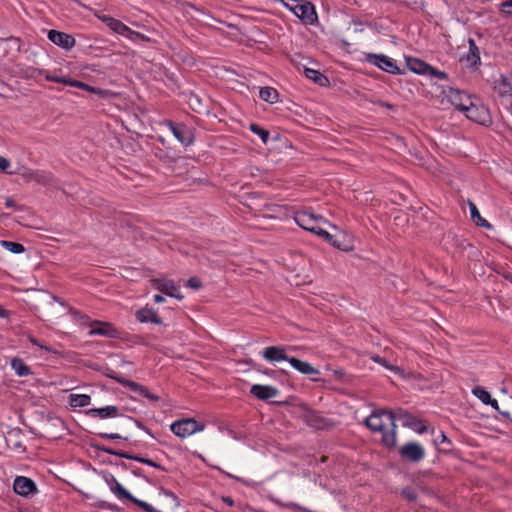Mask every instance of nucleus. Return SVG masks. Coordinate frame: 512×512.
<instances>
[{"label":"nucleus","instance_id":"nucleus-35","mask_svg":"<svg viewBox=\"0 0 512 512\" xmlns=\"http://www.w3.org/2000/svg\"><path fill=\"white\" fill-rule=\"evenodd\" d=\"M66 85H69V86H72V87H76V88H79V89H83V90H86L88 92L102 94V90H100L98 88H95L93 86H90V85H88V84H86L84 82L72 79L70 77H68V81H67Z\"/></svg>","mask_w":512,"mask_h":512},{"label":"nucleus","instance_id":"nucleus-32","mask_svg":"<svg viewBox=\"0 0 512 512\" xmlns=\"http://www.w3.org/2000/svg\"><path fill=\"white\" fill-rule=\"evenodd\" d=\"M11 367L20 377L28 376L32 373L30 367L21 358H13L11 360Z\"/></svg>","mask_w":512,"mask_h":512},{"label":"nucleus","instance_id":"nucleus-26","mask_svg":"<svg viewBox=\"0 0 512 512\" xmlns=\"http://www.w3.org/2000/svg\"><path fill=\"white\" fill-rule=\"evenodd\" d=\"M406 63L407 67L416 74L426 75L427 72H434L432 66L418 58L408 57Z\"/></svg>","mask_w":512,"mask_h":512},{"label":"nucleus","instance_id":"nucleus-58","mask_svg":"<svg viewBox=\"0 0 512 512\" xmlns=\"http://www.w3.org/2000/svg\"><path fill=\"white\" fill-rule=\"evenodd\" d=\"M163 493L166 495V496H169V497H172L174 500L177 499V497L175 496V494L169 490H166V489H162Z\"/></svg>","mask_w":512,"mask_h":512},{"label":"nucleus","instance_id":"nucleus-16","mask_svg":"<svg viewBox=\"0 0 512 512\" xmlns=\"http://www.w3.org/2000/svg\"><path fill=\"white\" fill-rule=\"evenodd\" d=\"M90 335H100L108 338H119L120 332L109 322L94 321L91 325Z\"/></svg>","mask_w":512,"mask_h":512},{"label":"nucleus","instance_id":"nucleus-25","mask_svg":"<svg viewBox=\"0 0 512 512\" xmlns=\"http://www.w3.org/2000/svg\"><path fill=\"white\" fill-rule=\"evenodd\" d=\"M136 319L141 323L152 322L154 324H162V319L151 308H142L136 311Z\"/></svg>","mask_w":512,"mask_h":512},{"label":"nucleus","instance_id":"nucleus-8","mask_svg":"<svg viewBox=\"0 0 512 512\" xmlns=\"http://www.w3.org/2000/svg\"><path fill=\"white\" fill-rule=\"evenodd\" d=\"M100 19L115 33L124 35L130 39H134V37L141 39L144 38L142 34L131 30L126 24L118 19L106 15L100 17Z\"/></svg>","mask_w":512,"mask_h":512},{"label":"nucleus","instance_id":"nucleus-53","mask_svg":"<svg viewBox=\"0 0 512 512\" xmlns=\"http://www.w3.org/2000/svg\"><path fill=\"white\" fill-rule=\"evenodd\" d=\"M334 238H335V235H332V234H330V233H329V232H327V231H326V232H325V234L323 235V239H324L325 241H327L328 243H330V244L332 243V241H333V239H334Z\"/></svg>","mask_w":512,"mask_h":512},{"label":"nucleus","instance_id":"nucleus-33","mask_svg":"<svg viewBox=\"0 0 512 512\" xmlns=\"http://www.w3.org/2000/svg\"><path fill=\"white\" fill-rule=\"evenodd\" d=\"M68 399L72 407H85L91 403V397L87 394H70Z\"/></svg>","mask_w":512,"mask_h":512},{"label":"nucleus","instance_id":"nucleus-45","mask_svg":"<svg viewBox=\"0 0 512 512\" xmlns=\"http://www.w3.org/2000/svg\"><path fill=\"white\" fill-rule=\"evenodd\" d=\"M106 376L115 380L116 382H118L119 384L123 385L125 387V382L128 381V379H125L123 378L122 376H120L117 372L109 369V372L106 373Z\"/></svg>","mask_w":512,"mask_h":512},{"label":"nucleus","instance_id":"nucleus-1","mask_svg":"<svg viewBox=\"0 0 512 512\" xmlns=\"http://www.w3.org/2000/svg\"><path fill=\"white\" fill-rule=\"evenodd\" d=\"M365 425L373 432L382 433L381 443L393 448L396 446V424L393 411L380 409L373 411L365 419Z\"/></svg>","mask_w":512,"mask_h":512},{"label":"nucleus","instance_id":"nucleus-23","mask_svg":"<svg viewBox=\"0 0 512 512\" xmlns=\"http://www.w3.org/2000/svg\"><path fill=\"white\" fill-rule=\"evenodd\" d=\"M86 414L91 417H98L100 419L115 418L121 415L117 406H105L101 408H92L86 411Z\"/></svg>","mask_w":512,"mask_h":512},{"label":"nucleus","instance_id":"nucleus-62","mask_svg":"<svg viewBox=\"0 0 512 512\" xmlns=\"http://www.w3.org/2000/svg\"><path fill=\"white\" fill-rule=\"evenodd\" d=\"M132 473H133L135 476H138V477H141V476H142V471H141V469H139V468L133 469V470H132Z\"/></svg>","mask_w":512,"mask_h":512},{"label":"nucleus","instance_id":"nucleus-4","mask_svg":"<svg viewBox=\"0 0 512 512\" xmlns=\"http://www.w3.org/2000/svg\"><path fill=\"white\" fill-rule=\"evenodd\" d=\"M171 431L180 438H185L204 429L203 424H198L192 418L180 419L170 425Z\"/></svg>","mask_w":512,"mask_h":512},{"label":"nucleus","instance_id":"nucleus-61","mask_svg":"<svg viewBox=\"0 0 512 512\" xmlns=\"http://www.w3.org/2000/svg\"><path fill=\"white\" fill-rule=\"evenodd\" d=\"M135 422H136V424H137V426H138L139 428H141V429L145 430L147 433H150L149 429H148V428H146V427H145V426H144L140 421H137V420H136Z\"/></svg>","mask_w":512,"mask_h":512},{"label":"nucleus","instance_id":"nucleus-24","mask_svg":"<svg viewBox=\"0 0 512 512\" xmlns=\"http://www.w3.org/2000/svg\"><path fill=\"white\" fill-rule=\"evenodd\" d=\"M494 89L501 97L512 95V73L508 75H500V78L495 81Z\"/></svg>","mask_w":512,"mask_h":512},{"label":"nucleus","instance_id":"nucleus-5","mask_svg":"<svg viewBox=\"0 0 512 512\" xmlns=\"http://www.w3.org/2000/svg\"><path fill=\"white\" fill-rule=\"evenodd\" d=\"M93 447L96 448L98 451H102L104 453H107V454H110V455H115V456H118V457H121V458L134 460V461L140 462L142 464H146L148 466H151V467L160 469L162 471H165V468L163 466H161L160 464L154 462L151 459L142 457L140 455L130 454V453H127V452H124V451H121V450H115L113 448L106 447V446H103V445L101 446V445L94 444Z\"/></svg>","mask_w":512,"mask_h":512},{"label":"nucleus","instance_id":"nucleus-29","mask_svg":"<svg viewBox=\"0 0 512 512\" xmlns=\"http://www.w3.org/2000/svg\"><path fill=\"white\" fill-rule=\"evenodd\" d=\"M304 73L307 78L311 79L314 83L318 84L319 86L323 87L329 84L328 78L318 70L312 68H305Z\"/></svg>","mask_w":512,"mask_h":512},{"label":"nucleus","instance_id":"nucleus-51","mask_svg":"<svg viewBox=\"0 0 512 512\" xmlns=\"http://www.w3.org/2000/svg\"><path fill=\"white\" fill-rule=\"evenodd\" d=\"M5 206H6L7 208H15V209H17V208H18V206H17L16 202H15L12 198H6V200H5Z\"/></svg>","mask_w":512,"mask_h":512},{"label":"nucleus","instance_id":"nucleus-3","mask_svg":"<svg viewBox=\"0 0 512 512\" xmlns=\"http://www.w3.org/2000/svg\"><path fill=\"white\" fill-rule=\"evenodd\" d=\"M463 114L467 119L486 127L493 123L489 108L483 104L482 100L477 95L474 96L471 105L467 106Z\"/></svg>","mask_w":512,"mask_h":512},{"label":"nucleus","instance_id":"nucleus-22","mask_svg":"<svg viewBox=\"0 0 512 512\" xmlns=\"http://www.w3.org/2000/svg\"><path fill=\"white\" fill-rule=\"evenodd\" d=\"M250 393L260 400H268L279 394V390L273 386L255 384L251 387Z\"/></svg>","mask_w":512,"mask_h":512},{"label":"nucleus","instance_id":"nucleus-50","mask_svg":"<svg viewBox=\"0 0 512 512\" xmlns=\"http://www.w3.org/2000/svg\"><path fill=\"white\" fill-rule=\"evenodd\" d=\"M10 166V162L3 156H0V170L5 171Z\"/></svg>","mask_w":512,"mask_h":512},{"label":"nucleus","instance_id":"nucleus-64","mask_svg":"<svg viewBox=\"0 0 512 512\" xmlns=\"http://www.w3.org/2000/svg\"><path fill=\"white\" fill-rule=\"evenodd\" d=\"M441 438H442V440H441L442 442L446 441V439H447L446 435L444 434L443 431H441Z\"/></svg>","mask_w":512,"mask_h":512},{"label":"nucleus","instance_id":"nucleus-47","mask_svg":"<svg viewBox=\"0 0 512 512\" xmlns=\"http://www.w3.org/2000/svg\"><path fill=\"white\" fill-rule=\"evenodd\" d=\"M501 11L507 15H512V0H505L501 4Z\"/></svg>","mask_w":512,"mask_h":512},{"label":"nucleus","instance_id":"nucleus-39","mask_svg":"<svg viewBox=\"0 0 512 512\" xmlns=\"http://www.w3.org/2000/svg\"><path fill=\"white\" fill-rule=\"evenodd\" d=\"M370 358L372 361L382 365L383 367H385L388 370L395 371V372L400 371V369L397 366L391 365L385 358H383L379 355L375 354V355H372Z\"/></svg>","mask_w":512,"mask_h":512},{"label":"nucleus","instance_id":"nucleus-41","mask_svg":"<svg viewBox=\"0 0 512 512\" xmlns=\"http://www.w3.org/2000/svg\"><path fill=\"white\" fill-rule=\"evenodd\" d=\"M39 74L44 75L46 80L55 82V83H61V84L66 85L67 81H68V77H66V76H62V77L54 76V75H51L48 71H44V70H40Z\"/></svg>","mask_w":512,"mask_h":512},{"label":"nucleus","instance_id":"nucleus-13","mask_svg":"<svg viewBox=\"0 0 512 512\" xmlns=\"http://www.w3.org/2000/svg\"><path fill=\"white\" fill-rule=\"evenodd\" d=\"M168 127L175 136V138L183 145L189 146L194 141V134L191 128L185 124H176L172 121L167 122Z\"/></svg>","mask_w":512,"mask_h":512},{"label":"nucleus","instance_id":"nucleus-34","mask_svg":"<svg viewBox=\"0 0 512 512\" xmlns=\"http://www.w3.org/2000/svg\"><path fill=\"white\" fill-rule=\"evenodd\" d=\"M259 97L266 102L271 104L277 102L279 94L275 88L272 87H262L259 91Z\"/></svg>","mask_w":512,"mask_h":512},{"label":"nucleus","instance_id":"nucleus-54","mask_svg":"<svg viewBox=\"0 0 512 512\" xmlns=\"http://www.w3.org/2000/svg\"><path fill=\"white\" fill-rule=\"evenodd\" d=\"M325 232H326L325 229H323L319 225H317L315 231H313L312 233L317 234L318 236L323 238V235L325 234Z\"/></svg>","mask_w":512,"mask_h":512},{"label":"nucleus","instance_id":"nucleus-63","mask_svg":"<svg viewBox=\"0 0 512 512\" xmlns=\"http://www.w3.org/2000/svg\"><path fill=\"white\" fill-rule=\"evenodd\" d=\"M334 374L338 377V378H341L342 376H344V371L343 370H335L334 371Z\"/></svg>","mask_w":512,"mask_h":512},{"label":"nucleus","instance_id":"nucleus-2","mask_svg":"<svg viewBox=\"0 0 512 512\" xmlns=\"http://www.w3.org/2000/svg\"><path fill=\"white\" fill-rule=\"evenodd\" d=\"M281 2L304 24H314L317 21V13L311 2L302 0H281Z\"/></svg>","mask_w":512,"mask_h":512},{"label":"nucleus","instance_id":"nucleus-28","mask_svg":"<svg viewBox=\"0 0 512 512\" xmlns=\"http://www.w3.org/2000/svg\"><path fill=\"white\" fill-rule=\"evenodd\" d=\"M25 177L37 182L41 185H52L54 184V177L51 173L44 171H29L25 174Z\"/></svg>","mask_w":512,"mask_h":512},{"label":"nucleus","instance_id":"nucleus-10","mask_svg":"<svg viewBox=\"0 0 512 512\" xmlns=\"http://www.w3.org/2000/svg\"><path fill=\"white\" fill-rule=\"evenodd\" d=\"M13 490L21 497L29 498L38 492L36 483L28 477L17 476L13 483Z\"/></svg>","mask_w":512,"mask_h":512},{"label":"nucleus","instance_id":"nucleus-20","mask_svg":"<svg viewBox=\"0 0 512 512\" xmlns=\"http://www.w3.org/2000/svg\"><path fill=\"white\" fill-rule=\"evenodd\" d=\"M262 356L269 362L288 361V359H291L287 355L286 349L282 346H268L263 350Z\"/></svg>","mask_w":512,"mask_h":512},{"label":"nucleus","instance_id":"nucleus-12","mask_svg":"<svg viewBox=\"0 0 512 512\" xmlns=\"http://www.w3.org/2000/svg\"><path fill=\"white\" fill-rule=\"evenodd\" d=\"M399 454L402 459L417 463L424 458L425 451L419 443L409 442L400 448Z\"/></svg>","mask_w":512,"mask_h":512},{"label":"nucleus","instance_id":"nucleus-48","mask_svg":"<svg viewBox=\"0 0 512 512\" xmlns=\"http://www.w3.org/2000/svg\"><path fill=\"white\" fill-rule=\"evenodd\" d=\"M201 285H202V282H201L200 278H198V277H191L187 281V286L191 287L193 289H198L201 287Z\"/></svg>","mask_w":512,"mask_h":512},{"label":"nucleus","instance_id":"nucleus-11","mask_svg":"<svg viewBox=\"0 0 512 512\" xmlns=\"http://www.w3.org/2000/svg\"><path fill=\"white\" fill-rule=\"evenodd\" d=\"M473 94H469L466 91L459 89L450 88V104L454 106V110L463 113L467 109L468 105H471V101L474 99Z\"/></svg>","mask_w":512,"mask_h":512},{"label":"nucleus","instance_id":"nucleus-27","mask_svg":"<svg viewBox=\"0 0 512 512\" xmlns=\"http://www.w3.org/2000/svg\"><path fill=\"white\" fill-rule=\"evenodd\" d=\"M125 387L130 388L133 392L139 394L142 397L149 399L152 402H157L160 399L157 395L151 393L147 389V387H145L137 382H134L132 380H128L127 382H125Z\"/></svg>","mask_w":512,"mask_h":512},{"label":"nucleus","instance_id":"nucleus-7","mask_svg":"<svg viewBox=\"0 0 512 512\" xmlns=\"http://www.w3.org/2000/svg\"><path fill=\"white\" fill-rule=\"evenodd\" d=\"M468 44V52L459 58V62L463 67L475 71L481 63L480 51L476 42L472 38L468 39Z\"/></svg>","mask_w":512,"mask_h":512},{"label":"nucleus","instance_id":"nucleus-57","mask_svg":"<svg viewBox=\"0 0 512 512\" xmlns=\"http://www.w3.org/2000/svg\"><path fill=\"white\" fill-rule=\"evenodd\" d=\"M378 104L382 107H385V108H388V109H393L394 108V105L388 103V102H385V101H379Z\"/></svg>","mask_w":512,"mask_h":512},{"label":"nucleus","instance_id":"nucleus-30","mask_svg":"<svg viewBox=\"0 0 512 512\" xmlns=\"http://www.w3.org/2000/svg\"><path fill=\"white\" fill-rule=\"evenodd\" d=\"M469 208L471 213V219L477 226L487 229H490L492 227V225L486 219L482 218L476 205L472 201H469Z\"/></svg>","mask_w":512,"mask_h":512},{"label":"nucleus","instance_id":"nucleus-21","mask_svg":"<svg viewBox=\"0 0 512 512\" xmlns=\"http://www.w3.org/2000/svg\"><path fill=\"white\" fill-rule=\"evenodd\" d=\"M104 480L109 486L110 490L120 499H126L129 500L132 498V494L127 491L114 477V475L110 473L104 474Z\"/></svg>","mask_w":512,"mask_h":512},{"label":"nucleus","instance_id":"nucleus-15","mask_svg":"<svg viewBox=\"0 0 512 512\" xmlns=\"http://www.w3.org/2000/svg\"><path fill=\"white\" fill-rule=\"evenodd\" d=\"M153 288L161 293L181 300L183 295L180 293L179 288L175 285L174 281L168 279H152Z\"/></svg>","mask_w":512,"mask_h":512},{"label":"nucleus","instance_id":"nucleus-6","mask_svg":"<svg viewBox=\"0 0 512 512\" xmlns=\"http://www.w3.org/2000/svg\"><path fill=\"white\" fill-rule=\"evenodd\" d=\"M365 60L368 63L377 66L379 69H381L387 73L394 74V75L401 73V70L397 66L395 60H393L392 58H390L384 54L370 53V54L366 55Z\"/></svg>","mask_w":512,"mask_h":512},{"label":"nucleus","instance_id":"nucleus-56","mask_svg":"<svg viewBox=\"0 0 512 512\" xmlns=\"http://www.w3.org/2000/svg\"><path fill=\"white\" fill-rule=\"evenodd\" d=\"M9 312L0 305V318H7Z\"/></svg>","mask_w":512,"mask_h":512},{"label":"nucleus","instance_id":"nucleus-44","mask_svg":"<svg viewBox=\"0 0 512 512\" xmlns=\"http://www.w3.org/2000/svg\"><path fill=\"white\" fill-rule=\"evenodd\" d=\"M95 507L99 508V509H106V510H110V511H118V506L115 505V504H112L110 502H107V501H104V500H100L98 501L96 504H95Z\"/></svg>","mask_w":512,"mask_h":512},{"label":"nucleus","instance_id":"nucleus-46","mask_svg":"<svg viewBox=\"0 0 512 512\" xmlns=\"http://www.w3.org/2000/svg\"><path fill=\"white\" fill-rule=\"evenodd\" d=\"M29 341L34 345V346H38L39 348L47 351V352H50V353H57L52 347H48V346H45V345H42L36 338L34 337H29Z\"/></svg>","mask_w":512,"mask_h":512},{"label":"nucleus","instance_id":"nucleus-18","mask_svg":"<svg viewBox=\"0 0 512 512\" xmlns=\"http://www.w3.org/2000/svg\"><path fill=\"white\" fill-rule=\"evenodd\" d=\"M321 216H316L312 213H308L305 211L295 213L294 220L295 222L303 229L313 232L318 225V221L321 220Z\"/></svg>","mask_w":512,"mask_h":512},{"label":"nucleus","instance_id":"nucleus-14","mask_svg":"<svg viewBox=\"0 0 512 512\" xmlns=\"http://www.w3.org/2000/svg\"><path fill=\"white\" fill-rule=\"evenodd\" d=\"M305 422L308 426L319 429V430H326L334 427V423L324 416L321 415V413L309 410L304 414Z\"/></svg>","mask_w":512,"mask_h":512},{"label":"nucleus","instance_id":"nucleus-17","mask_svg":"<svg viewBox=\"0 0 512 512\" xmlns=\"http://www.w3.org/2000/svg\"><path fill=\"white\" fill-rule=\"evenodd\" d=\"M48 39L65 50H70L76 44V40L72 35L57 30H50L48 32Z\"/></svg>","mask_w":512,"mask_h":512},{"label":"nucleus","instance_id":"nucleus-19","mask_svg":"<svg viewBox=\"0 0 512 512\" xmlns=\"http://www.w3.org/2000/svg\"><path fill=\"white\" fill-rule=\"evenodd\" d=\"M288 362L291 364V366L296 369L298 372L304 374V375H310L312 381H319L320 379L316 376L320 374V371L313 367L310 363L302 361L298 358L291 357V359H288Z\"/></svg>","mask_w":512,"mask_h":512},{"label":"nucleus","instance_id":"nucleus-38","mask_svg":"<svg viewBox=\"0 0 512 512\" xmlns=\"http://www.w3.org/2000/svg\"><path fill=\"white\" fill-rule=\"evenodd\" d=\"M473 394L480 399L484 404H487V402H490L491 394L481 386H476L473 389Z\"/></svg>","mask_w":512,"mask_h":512},{"label":"nucleus","instance_id":"nucleus-42","mask_svg":"<svg viewBox=\"0 0 512 512\" xmlns=\"http://www.w3.org/2000/svg\"><path fill=\"white\" fill-rule=\"evenodd\" d=\"M128 501L134 503L135 505H137L139 508L143 509L146 512H158L152 505L145 501L135 498L133 495L132 498H130Z\"/></svg>","mask_w":512,"mask_h":512},{"label":"nucleus","instance_id":"nucleus-36","mask_svg":"<svg viewBox=\"0 0 512 512\" xmlns=\"http://www.w3.org/2000/svg\"><path fill=\"white\" fill-rule=\"evenodd\" d=\"M1 245L5 249H7L9 252L14 253V254H20L25 251L24 246L17 242L2 240Z\"/></svg>","mask_w":512,"mask_h":512},{"label":"nucleus","instance_id":"nucleus-31","mask_svg":"<svg viewBox=\"0 0 512 512\" xmlns=\"http://www.w3.org/2000/svg\"><path fill=\"white\" fill-rule=\"evenodd\" d=\"M331 245L342 251H350L353 249L351 241L347 240V236L344 233L336 234Z\"/></svg>","mask_w":512,"mask_h":512},{"label":"nucleus","instance_id":"nucleus-43","mask_svg":"<svg viewBox=\"0 0 512 512\" xmlns=\"http://www.w3.org/2000/svg\"><path fill=\"white\" fill-rule=\"evenodd\" d=\"M93 433L98 435L99 437H101L103 439H108V440L124 439V440H127V438L122 437L118 433H106V432H93Z\"/></svg>","mask_w":512,"mask_h":512},{"label":"nucleus","instance_id":"nucleus-9","mask_svg":"<svg viewBox=\"0 0 512 512\" xmlns=\"http://www.w3.org/2000/svg\"><path fill=\"white\" fill-rule=\"evenodd\" d=\"M393 413L395 415V421L399 420L403 426L410 427L420 434L427 431V427L423 425V422L406 410L400 408L393 411Z\"/></svg>","mask_w":512,"mask_h":512},{"label":"nucleus","instance_id":"nucleus-40","mask_svg":"<svg viewBox=\"0 0 512 512\" xmlns=\"http://www.w3.org/2000/svg\"><path fill=\"white\" fill-rule=\"evenodd\" d=\"M400 495L410 501V502H413L417 499V492L416 490L413 488V487H410V486H407V487H404L402 488L401 492H400Z\"/></svg>","mask_w":512,"mask_h":512},{"label":"nucleus","instance_id":"nucleus-59","mask_svg":"<svg viewBox=\"0 0 512 512\" xmlns=\"http://www.w3.org/2000/svg\"><path fill=\"white\" fill-rule=\"evenodd\" d=\"M154 301H155L156 303H162V302H164V301H165V298H164L163 296H161V295H155V296H154Z\"/></svg>","mask_w":512,"mask_h":512},{"label":"nucleus","instance_id":"nucleus-52","mask_svg":"<svg viewBox=\"0 0 512 512\" xmlns=\"http://www.w3.org/2000/svg\"><path fill=\"white\" fill-rule=\"evenodd\" d=\"M221 500L230 507L234 505V500L230 496H223Z\"/></svg>","mask_w":512,"mask_h":512},{"label":"nucleus","instance_id":"nucleus-55","mask_svg":"<svg viewBox=\"0 0 512 512\" xmlns=\"http://www.w3.org/2000/svg\"><path fill=\"white\" fill-rule=\"evenodd\" d=\"M486 405H491L495 410L499 411L498 402L496 399L490 398V402H487Z\"/></svg>","mask_w":512,"mask_h":512},{"label":"nucleus","instance_id":"nucleus-37","mask_svg":"<svg viewBox=\"0 0 512 512\" xmlns=\"http://www.w3.org/2000/svg\"><path fill=\"white\" fill-rule=\"evenodd\" d=\"M250 130L254 134L258 135L264 144H266L268 142V139L270 137V132L268 130L262 128L261 126H259L258 124H255V123H252L250 125Z\"/></svg>","mask_w":512,"mask_h":512},{"label":"nucleus","instance_id":"nucleus-60","mask_svg":"<svg viewBox=\"0 0 512 512\" xmlns=\"http://www.w3.org/2000/svg\"><path fill=\"white\" fill-rule=\"evenodd\" d=\"M263 374L265 375H268V376H274L275 374V371L273 370H269V369H265V370H260Z\"/></svg>","mask_w":512,"mask_h":512},{"label":"nucleus","instance_id":"nucleus-49","mask_svg":"<svg viewBox=\"0 0 512 512\" xmlns=\"http://www.w3.org/2000/svg\"><path fill=\"white\" fill-rule=\"evenodd\" d=\"M432 70H433L434 72H427V74H426V75H429V76H431V77H436V78L441 79V80H445V79H447V74H446L445 72H443V71H439V70H437V69H436V68H434V67H432Z\"/></svg>","mask_w":512,"mask_h":512}]
</instances>
